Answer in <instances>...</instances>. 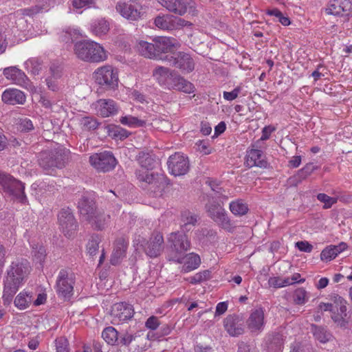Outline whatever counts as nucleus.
I'll return each mask as SVG.
<instances>
[{"instance_id":"obj_1","label":"nucleus","mask_w":352,"mask_h":352,"mask_svg":"<svg viewBox=\"0 0 352 352\" xmlns=\"http://www.w3.org/2000/svg\"><path fill=\"white\" fill-rule=\"evenodd\" d=\"M28 273L29 265L27 260H16L12 262L3 281L2 298L4 305L10 304Z\"/></svg>"},{"instance_id":"obj_2","label":"nucleus","mask_w":352,"mask_h":352,"mask_svg":"<svg viewBox=\"0 0 352 352\" xmlns=\"http://www.w3.org/2000/svg\"><path fill=\"white\" fill-rule=\"evenodd\" d=\"M329 299L331 302H321L319 307L325 311L331 312V318L337 327L346 329L350 320V315L347 311V301L337 294L329 295Z\"/></svg>"},{"instance_id":"obj_3","label":"nucleus","mask_w":352,"mask_h":352,"mask_svg":"<svg viewBox=\"0 0 352 352\" xmlns=\"http://www.w3.org/2000/svg\"><path fill=\"white\" fill-rule=\"evenodd\" d=\"M68 151L61 147L41 152L38 157L39 166L46 174L53 175L56 169L63 168L67 160Z\"/></svg>"},{"instance_id":"obj_4","label":"nucleus","mask_w":352,"mask_h":352,"mask_svg":"<svg viewBox=\"0 0 352 352\" xmlns=\"http://www.w3.org/2000/svg\"><path fill=\"white\" fill-rule=\"evenodd\" d=\"M74 50L79 59L89 63H100L107 58V54L104 47L91 41L76 43Z\"/></svg>"},{"instance_id":"obj_5","label":"nucleus","mask_w":352,"mask_h":352,"mask_svg":"<svg viewBox=\"0 0 352 352\" xmlns=\"http://www.w3.org/2000/svg\"><path fill=\"white\" fill-rule=\"evenodd\" d=\"M167 241L169 248L168 259L178 263L184 262L186 252L190 248V242L187 235L180 232H172Z\"/></svg>"},{"instance_id":"obj_6","label":"nucleus","mask_w":352,"mask_h":352,"mask_svg":"<svg viewBox=\"0 0 352 352\" xmlns=\"http://www.w3.org/2000/svg\"><path fill=\"white\" fill-rule=\"evenodd\" d=\"M135 175L140 182L148 185V190L154 197L161 195L168 185L167 179L164 175L155 174L145 168L137 170Z\"/></svg>"},{"instance_id":"obj_7","label":"nucleus","mask_w":352,"mask_h":352,"mask_svg":"<svg viewBox=\"0 0 352 352\" xmlns=\"http://www.w3.org/2000/svg\"><path fill=\"white\" fill-rule=\"evenodd\" d=\"M0 190L8 193L18 201L22 204L28 202L25 194V185L21 182L15 179L10 175L0 172Z\"/></svg>"},{"instance_id":"obj_8","label":"nucleus","mask_w":352,"mask_h":352,"mask_svg":"<svg viewBox=\"0 0 352 352\" xmlns=\"http://www.w3.org/2000/svg\"><path fill=\"white\" fill-rule=\"evenodd\" d=\"M96 82L107 89H114L118 85V70L111 65L98 68L94 73Z\"/></svg>"},{"instance_id":"obj_9","label":"nucleus","mask_w":352,"mask_h":352,"mask_svg":"<svg viewBox=\"0 0 352 352\" xmlns=\"http://www.w3.org/2000/svg\"><path fill=\"white\" fill-rule=\"evenodd\" d=\"M74 279L67 270H61L58 275L56 289L59 297L69 300L74 294Z\"/></svg>"},{"instance_id":"obj_10","label":"nucleus","mask_w":352,"mask_h":352,"mask_svg":"<svg viewBox=\"0 0 352 352\" xmlns=\"http://www.w3.org/2000/svg\"><path fill=\"white\" fill-rule=\"evenodd\" d=\"M116 9L121 16L131 21H138L142 14V6L136 0L120 1L117 3Z\"/></svg>"},{"instance_id":"obj_11","label":"nucleus","mask_w":352,"mask_h":352,"mask_svg":"<svg viewBox=\"0 0 352 352\" xmlns=\"http://www.w3.org/2000/svg\"><path fill=\"white\" fill-rule=\"evenodd\" d=\"M152 41L155 42L156 54H159L160 58L157 60H162L168 62V58L173 55L168 54L173 51L177 46V41L173 37L157 36L153 38Z\"/></svg>"},{"instance_id":"obj_12","label":"nucleus","mask_w":352,"mask_h":352,"mask_svg":"<svg viewBox=\"0 0 352 352\" xmlns=\"http://www.w3.org/2000/svg\"><path fill=\"white\" fill-rule=\"evenodd\" d=\"M89 162L98 171L105 173L114 168L116 160L111 152L104 151L91 155Z\"/></svg>"},{"instance_id":"obj_13","label":"nucleus","mask_w":352,"mask_h":352,"mask_svg":"<svg viewBox=\"0 0 352 352\" xmlns=\"http://www.w3.org/2000/svg\"><path fill=\"white\" fill-rule=\"evenodd\" d=\"M58 219L64 234L67 237L72 236L77 230L78 224L72 210L69 208L62 209L58 215Z\"/></svg>"},{"instance_id":"obj_14","label":"nucleus","mask_w":352,"mask_h":352,"mask_svg":"<svg viewBox=\"0 0 352 352\" xmlns=\"http://www.w3.org/2000/svg\"><path fill=\"white\" fill-rule=\"evenodd\" d=\"M167 165L170 173L175 176L184 175L189 170V161L183 154L175 153L168 160Z\"/></svg>"},{"instance_id":"obj_15","label":"nucleus","mask_w":352,"mask_h":352,"mask_svg":"<svg viewBox=\"0 0 352 352\" xmlns=\"http://www.w3.org/2000/svg\"><path fill=\"white\" fill-rule=\"evenodd\" d=\"M134 314L133 307L126 302L116 303L111 307V319L114 324L130 320Z\"/></svg>"},{"instance_id":"obj_16","label":"nucleus","mask_w":352,"mask_h":352,"mask_svg":"<svg viewBox=\"0 0 352 352\" xmlns=\"http://www.w3.org/2000/svg\"><path fill=\"white\" fill-rule=\"evenodd\" d=\"M159 3L168 10L179 16L191 12L195 7L193 0H158Z\"/></svg>"},{"instance_id":"obj_17","label":"nucleus","mask_w":352,"mask_h":352,"mask_svg":"<svg viewBox=\"0 0 352 352\" xmlns=\"http://www.w3.org/2000/svg\"><path fill=\"white\" fill-rule=\"evenodd\" d=\"M167 62L169 65L175 67L182 71V73L188 74L195 69V61L189 54L179 52L168 58Z\"/></svg>"},{"instance_id":"obj_18","label":"nucleus","mask_w":352,"mask_h":352,"mask_svg":"<svg viewBox=\"0 0 352 352\" xmlns=\"http://www.w3.org/2000/svg\"><path fill=\"white\" fill-rule=\"evenodd\" d=\"M247 328L254 335L261 333L265 327V310L262 307L252 311L246 321Z\"/></svg>"},{"instance_id":"obj_19","label":"nucleus","mask_w":352,"mask_h":352,"mask_svg":"<svg viewBox=\"0 0 352 352\" xmlns=\"http://www.w3.org/2000/svg\"><path fill=\"white\" fill-rule=\"evenodd\" d=\"M142 246L147 256L151 258L157 257L163 252L164 249L163 235L160 232H153L149 240Z\"/></svg>"},{"instance_id":"obj_20","label":"nucleus","mask_w":352,"mask_h":352,"mask_svg":"<svg viewBox=\"0 0 352 352\" xmlns=\"http://www.w3.org/2000/svg\"><path fill=\"white\" fill-rule=\"evenodd\" d=\"M223 326L228 333L232 337H238L245 332L244 320L240 315L227 316L223 320Z\"/></svg>"},{"instance_id":"obj_21","label":"nucleus","mask_w":352,"mask_h":352,"mask_svg":"<svg viewBox=\"0 0 352 352\" xmlns=\"http://www.w3.org/2000/svg\"><path fill=\"white\" fill-rule=\"evenodd\" d=\"M352 11V0H330L325 8L328 14L348 16Z\"/></svg>"},{"instance_id":"obj_22","label":"nucleus","mask_w":352,"mask_h":352,"mask_svg":"<svg viewBox=\"0 0 352 352\" xmlns=\"http://www.w3.org/2000/svg\"><path fill=\"white\" fill-rule=\"evenodd\" d=\"M252 148L248 152L247 159L245 164L248 167L258 166L260 168H266L267 162L265 160V157L261 150L258 148H261V146L257 144L252 145Z\"/></svg>"},{"instance_id":"obj_23","label":"nucleus","mask_w":352,"mask_h":352,"mask_svg":"<svg viewBox=\"0 0 352 352\" xmlns=\"http://www.w3.org/2000/svg\"><path fill=\"white\" fill-rule=\"evenodd\" d=\"M78 208L80 216L86 221H91L96 214V205L91 198L83 196L78 203Z\"/></svg>"},{"instance_id":"obj_24","label":"nucleus","mask_w":352,"mask_h":352,"mask_svg":"<svg viewBox=\"0 0 352 352\" xmlns=\"http://www.w3.org/2000/svg\"><path fill=\"white\" fill-rule=\"evenodd\" d=\"M94 105L97 113L103 118L113 116L118 111L116 102L111 99H100L95 102Z\"/></svg>"},{"instance_id":"obj_25","label":"nucleus","mask_w":352,"mask_h":352,"mask_svg":"<svg viewBox=\"0 0 352 352\" xmlns=\"http://www.w3.org/2000/svg\"><path fill=\"white\" fill-rule=\"evenodd\" d=\"M128 241L124 237L118 238L114 242V248L111 256L110 262L116 265L126 256Z\"/></svg>"},{"instance_id":"obj_26","label":"nucleus","mask_w":352,"mask_h":352,"mask_svg":"<svg viewBox=\"0 0 352 352\" xmlns=\"http://www.w3.org/2000/svg\"><path fill=\"white\" fill-rule=\"evenodd\" d=\"M54 4V0H36L34 6L21 9L18 12L23 16H33L38 13L48 11Z\"/></svg>"},{"instance_id":"obj_27","label":"nucleus","mask_w":352,"mask_h":352,"mask_svg":"<svg viewBox=\"0 0 352 352\" xmlns=\"http://www.w3.org/2000/svg\"><path fill=\"white\" fill-rule=\"evenodd\" d=\"M168 85L172 89L186 94H191L195 91V86L192 83L175 73L170 78Z\"/></svg>"},{"instance_id":"obj_28","label":"nucleus","mask_w":352,"mask_h":352,"mask_svg":"<svg viewBox=\"0 0 352 352\" xmlns=\"http://www.w3.org/2000/svg\"><path fill=\"white\" fill-rule=\"evenodd\" d=\"M2 100L9 104H23L26 100L25 94L16 89H6L2 94Z\"/></svg>"},{"instance_id":"obj_29","label":"nucleus","mask_w":352,"mask_h":352,"mask_svg":"<svg viewBox=\"0 0 352 352\" xmlns=\"http://www.w3.org/2000/svg\"><path fill=\"white\" fill-rule=\"evenodd\" d=\"M3 75L8 80L20 86H25L28 84V78L25 74L16 67H10L4 69Z\"/></svg>"},{"instance_id":"obj_30","label":"nucleus","mask_w":352,"mask_h":352,"mask_svg":"<svg viewBox=\"0 0 352 352\" xmlns=\"http://www.w3.org/2000/svg\"><path fill=\"white\" fill-rule=\"evenodd\" d=\"M200 217L190 210H184L181 213V228L183 232H188L196 226Z\"/></svg>"},{"instance_id":"obj_31","label":"nucleus","mask_w":352,"mask_h":352,"mask_svg":"<svg viewBox=\"0 0 352 352\" xmlns=\"http://www.w3.org/2000/svg\"><path fill=\"white\" fill-rule=\"evenodd\" d=\"M138 52L143 56L148 58L156 59L160 58L159 54H156L155 42L148 43L144 41H140L136 45Z\"/></svg>"},{"instance_id":"obj_32","label":"nucleus","mask_w":352,"mask_h":352,"mask_svg":"<svg viewBox=\"0 0 352 352\" xmlns=\"http://www.w3.org/2000/svg\"><path fill=\"white\" fill-rule=\"evenodd\" d=\"M346 247V244L343 242L340 243L338 245H329L321 252L320 259L326 262L331 261L343 252Z\"/></svg>"},{"instance_id":"obj_33","label":"nucleus","mask_w":352,"mask_h":352,"mask_svg":"<svg viewBox=\"0 0 352 352\" xmlns=\"http://www.w3.org/2000/svg\"><path fill=\"white\" fill-rule=\"evenodd\" d=\"M109 220V215L97 211L92 219L88 221L94 229L102 230L108 226Z\"/></svg>"},{"instance_id":"obj_34","label":"nucleus","mask_w":352,"mask_h":352,"mask_svg":"<svg viewBox=\"0 0 352 352\" xmlns=\"http://www.w3.org/2000/svg\"><path fill=\"white\" fill-rule=\"evenodd\" d=\"M91 32L97 36L105 35L109 30V23L104 19H99L91 24Z\"/></svg>"},{"instance_id":"obj_35","label":"nucleus","mask_w":352,"mask_h":352,"mask_svg":"<svg viewBox=\"0 0 352 352\" xmlns=\"http://www.w3.org/2000/svg\"><path fill=\"white\" fill-rule=\"evenodd\" d=\"M173 74L174 72L169 68L162 66H158L153 71V76L161 85L165 84L167 79H170Z\"/></svg>"},{"instance_id":"obj_36","label":"nucleus","mask_w":352,"mask_h":352,"mask_svg":"<svg viewBox=\"0 0 352 352\" xmlns=\"http://www.w3.org/2000/svg\"><path fill=\"white\" fill-rule=\"evenodd\" d=\"M120 333L114 327H106L102 332V337L110 345H117Z\"/></svg>"},{"instance_id":"obj_37","label":"nucleus","mask_w":352,"mask_h":352,"mask_svg":"<svg viewBox=\"0 0 352 352\" xmlns=\"http://www.w3.org/2000/svg\"><path fill=\"white\" fill-rule=\"evenodd\" d=\"M79 124L83 131H94L98 129L100 125L98 120L91 116L81 117L79 119Z\"/></svg>"},{"instance_id":"obj_38","label":"nucleus","mask_w":352,"mask_h":352,"mask_svg":"<svg viewBox=\"0 0 352 352\" xmlns=\"http://www.w3.org/2000/svg\"><path fill=\"white\" fill-rule=\"evenodd\" d=\"M230 210L236 216H243L248 213L249 209L242 199H237L230 204Z\"/></svg>"},{"instance_id":"obj_39","label":"nucleus","mask_w":352,"mask_h":352,"mask_svg":"<svg viewBox=\"0 0 352 352\" xmlns=\"http://www.w3.org/2000/svg\"><path fill=\"white\" fill-rule=\"evenodd\" d=\"M206 210L208 217H210L212 220H214L215 218L225 210V209L218 202L213 199L210 200L206 204Z\"/></svg>"},{"instance_id":"obj_40","label":"nucleus","mask_w":352,"mask_h":352,"mask_svg":"<svg viewBox=\"0 0 352 352\" xmlns=\"http://www.w3.org/2000/svg\"><path fill=\"white\" fill-rule=\"evenodd\" d=\"M172 21L173 15L164 14L157 16L154 20V23L161 30H173Z\"/></svg>"},{"instance_id":"obj_41","label":"nucleus","mask_w":352,"mask_h":352,"mask_svg":"<svg viewBox=\"0 0 352 352\" xmlns=\"http://www.w3.org/2000/svg\"><path fill=\"white\" fill-rule=\"evenodd\" d=\"M314 336L315 338L321 343H326L330 341L333 336L327 331L324 328L314 325Z\"/></svg>"},{"instance_id":"obj_42","label":"nucleus","mask_w":352,"mask_h":352,"mask_svg":"<svg viewBox=\"0 0 352 352\" xmlns=\"http://www.w3.org/2000/svg\"><path fill=\"white\" fill-rule=\"evenodd\" d=\"M216 223H217L221 228L228 231L232 232L234 226L231 222L230 218L228 217L226 210L222 212L220 215H219L217 218L213 220Z\"/></svg>"},{"instance_id":"obj_43","label":"nucleus","mask_w":352,"mask_h":352,"mask_svg":"<svg viewBox=\"0 0 352 352\" xmlns=\"http://www.w3.org/2000/svg\"><path fill=\"white\" fill-rule=\"evenodd\" d=\"M186 261L184 263V270L187 272H190L197 268L201 263L200 257L194 253L189 254L185 256Z\"/></svg>"},{"instance_id":"obj_44","label":"nucleus","mask_w":352,"mask_h":352,"mask_svg":"<svg viewBox=\"0 0 352 352\" xmlns=\"http://www.w3.org/2000/svg\"><path fill=\"white\" fill-rule=\"evenodd\" d=\"M120 122L124 125H128L129 126H144L147 124L146 120H140L132 116L121 117Z\"/></svg>"},{"instance_id":"obj_45","label":"nucleus","mask_w":352,"mask_h":352,"mask_svg":"<svg viewBox=\"0 0 352 352\" xmlns=\"http://www.w3.org/2000/svg\"><path fill=\"white\" fill-rule=\"evenodd\" d=\"M268 284L270 287L280 288L292 285V282L290 281V278H282L279 276H274L269 278Z\"/></svg>"},{"instance_id":"obj_46","label":"nucleus","mask_w":352,"mask_h":352,"mask_svg":"<svg viewBox=\"0 0 352 352\" xmlns=\"http://www.w3.org/2000/svg\"><path fill=\"white\" fill-rule=\"evenodd\" d=\"M308 298L307 292L304 288H298L294 291L293 300L296 305H304Z\"/></svg>"},{"instance_id":"obj_47","label":"nucleus","mask_w":352,"mask_h":352,"mask_svg":"<svg viewBox=\"0 0 352 352\" xmlns=\"http://www.w3.org/2000/svg\"><path fill=\"white\" fill-rule=\"evenodd\" d=\"M30 301V297L28 299V295L27 294L21 292L16 296L14 302L17 308L24 309L28 307Z\"/></svg>"},{"instance_id":"obj_48","label":"nucleus","mask_w":352,"mask_h":352,"mask_svg":"<svg viewBox=\"0 0 352 352\" xmlns=\"http://www.w3.org/2000/svg\"><path fill=\"white\" fill-rule=\"evenodd\" d=\"M25 65L34 75H37L41 69L42 61L38 58H32L25 62Z\"/></svg>"},{"instance_id":"obj_49","label":"nucleus","mask_w":352,"mask_h":352,"mask_svg":"<svg viewBox=\"0 0 352 352\" xmlns=\"http://www.w3.org/2000/svg\"><path fill=\"white\" fill-rule=\"evenodd\" d=\"M199 240L205 241V239L210 242H213L217 239V232L215 230L208 228H202L199 230Z\"/></svg>"},{"instance_id":"obj_50","label":"nucleus","mask_w":352,"mask_h":352,"mask_svg":"<svg viewBox=\"0 0 352 352\" xmlns=\"http://www.w3.org/2000/svg\"><path fill=\"white\" fill-rule=\"evenodd\" d=\"M138 160L141 166L140 169L145 168L148 170L153 166L154 162L153 159L148 153H140Z\"/></svg>"},{"instance_id":"obj_51","label":"nucleus","mask_w":352,"mask_h":352,"mask_svg":"<svg viewBox=\"0 0 352 352\" xmlns=\"http://www.w3.org/2000/svg\"><path fill=\"white\" fill-rule=\"evenodd\" d=\"M100 239L98 236H92L87 244V250L90 256L96 255L99 248Z\"/></svg>"},{"instance_id":"obj_52","label":"nucleus","mask_w":352,"mask_h":352,"mask_svg":"<svg viewBox=\"0 0 352 352\" xmlns=\"http://www.w3.org/2000/svg\"><path fill=\"white\" fill-rule=\"evenodd\" d=\"M317 199L320 202L324 203L323 208L328 209L337 202V198L329 197L324 193H319Z\"/></svg>"},{"instance_id":"obj_53","label":"nucleus","mask_w":352,"mask_h":352,"mask_svg":"<svg viewBox=\"0 0 352 352\" xmlns=\"http://www.w3.org/2000/svg\"><path fill=\"white\" fill-rule=\"evenodd\" d=\"M137 336L127 332L120 333L117 345L129 346L133 341H135Z\"/></svg>"},{"instance_id":"obj_54","label":"nucleus","mask_w":352,"mask_h":352,"mask_svg":"<svg viewBox=\"0 0 352 352\" xmlns=\"http://www.w3.org/2000/svg\"><path fill=\"white\" fill-rule=\"evenodd\" d=\"M317 167L315 166L313 163H308L302 168L298 170V175L301 179H305Z\"/></svg>"},{"instance_id":"obj_55","label":"nucleus","mask_w":352,"mask_h":352,"mask_svg":"<svg viewBox=\"0 0 352 352\" xmlns=\"http://www.w3.org/2000/svg\"><path fill=\"white\" fill-rule=\"evenodd\" d=\"M56 352H69V342L65 337L56 340Z\"/></svg>"},{"instance_id":"obj_56","label":"nucleus","mask_w":352,"mask_h":352,"mask_svg":"<svg viewBox=\"0 0 352 352\" xmlns=\"http://www.w3.org/2000/svg\"><path fill=\"white\" fill-rule=\"evenodd\" d=\"M210 276V272L205 270L202 272L197 273L195 275L190 278V283L192 284L199 283L204 280H206Z\"/></svg>"},{"instance_id":"obj_57","label":"nucleus","mask_w":352,"mask_h":352,"mask_svg":"<svg viewBox=\"0 0 352 352\" xmlns=\"http://www.w3.org/2000/svg\"><path fill=\"white\" fill-rule=\"evenodd\" d=\"M160 324L159 318L155 316H150L145 322V327L152 331L156 330Z\"/></svg>"},{"instance_id":"obj_58","label":"nucleus","mask_w":352,"mask_h":352,"mask_svg":"<svg viewBox=\"0 0 352 352\" xmlns=\"http://www.w3.org/2000/svg\"><path fill=\"white\" fill-rule=\"evenodd\" d=\"M73 6L76 8H87L94 7L95 0H73Z\"/></svg>"},{"instance_id":"obj_59","label":"nucleus","mask_w":352,"mask_h":352,"mask_svg":"<svg viewBox=\"0 0 352 352\" xmlns=\"http://www.w3.org/2000/svg\"><path fill=\"white\" fill-rule=\"evenodd\" d=\"M18 128L21 131L28 132L34 129V126L30 119L25 118L20 119Z\"/></svg>"},{"instance_id":"obj_60","label":"nucleus","mask_w":352,"mask_h":352,"mask_svg":"<svg viewBox=\"0 0 352 352\" xmlns=\"http://www.w3.org/2000/svg\"><path fill=\"white\" fill-rule=\"evenodd\" d=\"M63 68L60 65L56 63H52L50 67V72L51 76L50 77H52L54 79H58L62 76Z\"/></svg>"},{"instance_id":"obj_61","label":"nucleus","mask_w":352,"mask_h":352,"mask_svg":"<svg viewBox=\"0 0 352 352\" xmlns=\"http://www.w3.org/2000/svg\"><path fill=\"white\" fill-rule=\"evenodd\" d=\"M130 134V132L121 127H116L113 131V137L120 140L127 138Z\"/></svg>"},{"instance_id":"obj_62","label":"nucleus","mask_w":352,"mask_h":352,"mask_svg":"<svg viewBox=\"0 0 352 352\" xmlns=\"http://www.w3.org/2000/svg\"><path fill=\"white\" fill-rule=\"evenodd\" d=\"M241 91V87L240 86H237L230 92L223 91V98L226 100L232 101L238 97Z\"/></svg>"},{"instance_id":"obj_63","label":"nucleus","mask_w":352,"mask_h":352,"mask_svg":"<svg viewBox=\"0 0 352 352\" xmlns=\"http://www.w3.org/2000/svg\"><path fill=\"white\" fill-rule=\"evenodd\" d=\"M191 23L177 16H173L172 25L173 30L179 29L180 28L190 25Z\"/></svg>"},{"instance_id":"obj_64","label":"nucleus","mask_w":352,"mask_h":352,"mask_svg":"<svg viewBox=\"0 0 352 352\" xmlns=\"http://www.w3.org/2000/svg\"><path fill=\"white\" fill-rule=\"evenodd\" d=\"M275 131V128L272 126H265L262 130L261 138L256 142V144H260L262 141L267 140L270 138L272 132Z\"/></svg>"}]
</instances>
